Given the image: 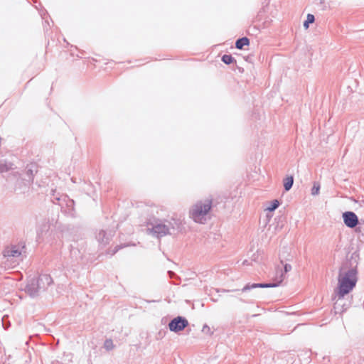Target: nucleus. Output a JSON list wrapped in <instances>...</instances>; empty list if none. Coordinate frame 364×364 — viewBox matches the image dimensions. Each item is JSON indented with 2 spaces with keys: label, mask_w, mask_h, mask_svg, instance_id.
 I'll return each instance as SVG.
<instances>
[{
  "label": "nucleus",
  "mask_w": 364,
  "mask_h": 364,
  "mask_svg": "<svg viewBox=\"0 0 364 364\" xmlns=\"http://www.w3.org/2000/svg\"><path fill=\"white\" fill-rule=\"evenodd\" d=\"M358 271L351 268L346 271H341L338 279L337 294L339 299H343L355 287L358 282Z\"/></svg>",
  "instance_id": "1"
},
{
  "label": "nucleus",
  "mask_w": 364,
  "mask_h": 364,
  "mask_svg": "<svg viewBox=\"0 0 364 364\" xmlns=\"http://www.w3.org/2000/svg\"><path fill=\"white\" fill-rule=\"evenodd\" d=\"M212 207V200L205 199L200 200L193 205L190 210V216L193 220L198 223H204L206 220V215Z\"/></svg>",
  "instance_id": "2"
},
{
  "label": "nucleus",
  "mask_w": 364,
  "mask_h": 364,
  "mask_svg": "<svg viewBox=\"0 0 364 364\" xmlns=\"http://www.w3.org/2000/svg\"><path fill=\"white\" fill-rule=\"evenodd\" d=\"M284 279V274L283 270L281 268H277L276 269V276L274 277L273 283L270 284H253L252 285H246L243 287L242 291H247L252 288H269V287H276L280 285L283 280Z\"/></svg>",
  "instance_id": "3"
},
{
  "label": "nucleus",
  "mask_w": 364,
  "mask_h": 364,
  "mask_svg": "<svg viewBox=\"0 0 364 364\" xmlns=\"http://www.w3.org/2000/svg\"><path fill=\"white\" fill-rule=\"evenodd\" d=\"M188 324V322L186 318L178 316L172 320L168 326L171 331L177 332L183 330Z\"/></svg>",
  "instance_id": "4"
},
{
  "label": "nucleus",
  "mask_w": 364,
  "mask_h": 364,
  "mask_svg": "<svg viewBox=\"0 0 364 364\" xmlns=\"http://www.w3.org/2000/svg\"><path fill=\"white\" fill-rule=\"evenodd\" d=\"M344 223L349 228H354L358 223L357 215L353 212H346L343 214Z\"/></svg>",
  "instance_id": "5"
},
{
  "label": "nucleus",
  "mask_w": 364,
  "mask_h": 364,
  "mask_svg": "<svg viewBox=\"0 0 364 364\" xmlns=\"http://www.w3.org/2000/svg\"><path fill=\"white\" fill-rule=\"evenodd\" d=\"M152 232L157 237H162L168 234L169 230L166 225L164 224H158L153 227Z\"/></svg>",
  "instance_id": "6"
},
{
  "label": "nucleus",
  "mask_w": 364,
  "mask_h": 364,
  "mask_svg": "<svg viewBox=\"0 0 364 364\" xmlns=\"http://www.w3.org/2000/svg\"><path fill=\"white\" fill-rule=\"evenodd\" d=\"M21 255V252L16 246H8L4 250V257H18Z\"/></svg>",
  "instance_id": "7"
},
{
  "label": "nucleus",
  "mask_w": 364,
  "mask_h": 364,
  "mask_svg": "<svg viewBox=\"0 0 364 364\" xmlns=\"http://www.w3.org/2000/svg\"><path fill=\"white\" fill-rule=\"evenodd\" d=\"M250 40L247 37H243L237 40L235 43V46L237 49H242L245 46H249Z\"/></svg>",
  "instance_id": "8"
},
{
  "label": "nucleus",
  "mask_w": 364,
  "mask_h": 364,
  "mask_svg": "<svg viewBox=\"0 0 364 364\" xmlns=\"http://www.w3.org/2000/svg\"><path fill=\"white\" fill-rule=\"evenodd\" d=\"M294 182L293 176H287L284 179V187L286 191L291 189Z\"/></svg>",
  "instance_id": "9"
},
{
  "label": "nucleus",
  "mask_w": 364,
  "mask_h": 364,
  "mask_svg": "<svg viewBox=\"0 0 364 364\" xmlns=\"http://www.w3.org/2000/svg\"><path fill=\"white\" fill-rule=\"evenodd\" d=\"M314 16L313 14H308L306 17V20L304 23V27L307 29L309 28V23H312L314 22Z\"/></svg>",
  "instance_id": "10"
},
{
  "label": "nucleus",
  "mask_w": 364,
  "mask_h": 364,
  "mask_svg": "<svg viewBox=\"0 0 364 364\" xmlns=\"http://www.w3.org/2000/svg\"><path fill=\"white\" fill-rule=\"evenodd\" d=\"M222 60L224 63L229 65L234 61V58L230 55H224L222 57Z\"/></svg>",
  "instance_id": "11"
},
{
  "label": "nucleus",
  "mask_w": 364,
  "mask_h": 364,
  "mask_svg": "<svg viewBox=\"0 0 364 364\" xmlns=\"http://www.w3.org/2000/svg\"><path fill=\"white\" fill-rule=\"evenodd\" d=\"M279 205V202L277 200H274L271 203V205L267 208V210L269 211H273L275 209H277Z\"/></svg>",
  "instance_id": "12"
},
{
  "label": "nucleus",
  "mask_w": 364,
  "mask_h": 364,
  "mask_svg": "<svg viewBox=\"0 0 364 364\" xmlns=\"http://www.w3.org/2000/svg\"><path fill=\"white\" fill-rule=\"evenodd\" d=\"M104 346L108 350L113 349L114 348V344H113L112 341L110 340V339L106 340L105 343H104Z\"/></svg>",
  "instance_id": "13"
},
{
  "label": "nucleus",
  "mask_w": 364,
  "mask_h": 364,
  "mask_svg": "<svg viewBox=\"0 0 364 364\" xmlns=\"http://www.w3.org/2000/svg\"><path fill=\"white\" fill-rule=\"evenodd\" d=\"M320 191V185L318 183H315L314 184V186L311 189V193L312 195H317L318 194Z\"/></svg>",
  "instance_id": "14"
},
{
  "label": "nucleus",
  "mask_w": 364,
  "mask_h": 364,
  "mask_svg": "<svg viewBox=\"0 0 364 364\" xmlns=\"http://www.w3.org/2000/svg\"><path fill=\"white\" fill-rule=\"evenodd\" d=\"M284 268V272H288L291 269V266L289 264H285Z\"/></svg>",
  "instance_id": "15"
}]
</instances>
